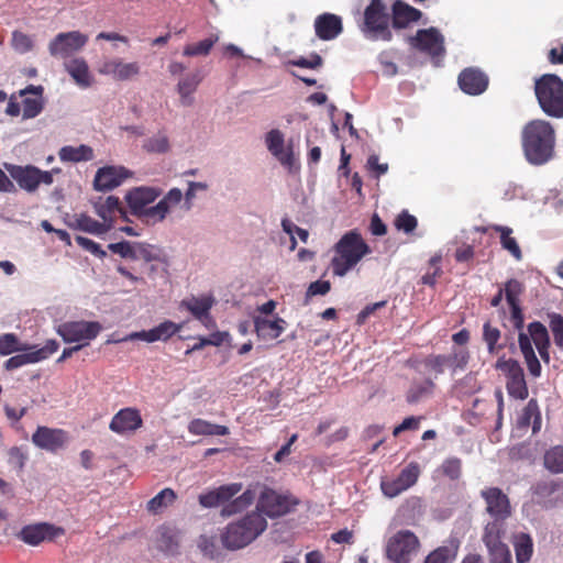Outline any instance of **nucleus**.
Wrapping results in <instances>:
<instances>
[{"label": "nucleus", "mask_w": 563, "mask_h": 563, "mask_svg": "<svg viewBox=\"0 0 563 563\" xmlns=\"http://www.w3.org/2000/svg\"><path fill=\"white\" fill-rule=\"evenodd\" d=\"M522 148L527 161L533 165L547 163L553 155L555 132L545 120H532L522 130Z\"/></svg>", "instance_id": "1"}, {"label": "nucleus", "mask_w": 563, "mask_h": 563, "mask_svg": "<svg viewBox=\"0 0 563 563\" xmlns=\"http://www.w3.org/2000/svg\"><path fill=\"white\" fill-rule=\"evenodd\" d=\"M334 255L331 260L332 273L335 276H345L361 260L372 252L357 230L344 233L333 246Z\"/></svg>", "instance_id": "2"}, {"label": "nucleus", "mask_w": 563, "mask_h": 563, "mask_svg": "<svg viewBox=\"0 0 563 563\" xmlns=\"http://www.w3.org/2000/svg\"><path fill=\"white\" fill-rule=\"evenodd\" d=\"M267 528V521L262 514L252 511L234 520L223 529L220 539L228 550L243 549L252 543Z\"/></svg>", "instance_id": "3"}, {"label": "nucleus", "mask_w": 563, "mask_h": 563, "mask_svg": "<svg viewBox=\"0 0 563 563\" xmlns=\"http://www.w3.org/2000/svg\"><path fill=\"white\" fill-rule=\"evenodd\" d=\"M534 95L547 115L563 118V80L558 75L544 74L537 78Z\"/></svg>", "instance_id": "4"}, {"label": "nucleus", "mask_w": 563, "mask_h": 563, "mask_svg": "<svg viewBox=\"0 0 563 563\" xmlns=\"http://www.w3.org/2000/svg\"><path fill=\"white\" fill-rule=\"evenodd\" d=\"M390 25V13L384 0H369L363 14V33L375 41L390 42L393 40Z\"/></svg>", "instance_id": "5"}, {"label": "nucleus", "mask_w": 563, "mask_h": 563, "mask_svg": "<svg viewBox=\"0 0 563 563\" xmlns=\"http://www.w3.org/2000/svg\"><path fill=\"white\" fill-rule=\"evenodd\" d=\"M481 497L485 501L486 512L493 519L486 523L484 529H488L492 525H495L498 531H506L505 521L512 515L509 497L498 487H486L482 489Z\"/></svg>", "instance_id": "6"}, {"label": "nucleus", "mask_w": 563, "mask_h": 563, "mask_svg": "<svg viewBox=\"0 0 563 563\" xmlns=\"http://www.w3.org/2000/svg\"><path fill=\"white\" fill-rule=\"evenodd\" d=\"M420 542L410 530H400L389 538L386 556L394 563H409L411 555L418 551Z\"/></svg>", "instance_id": "7"}, {"label": "nucleus", "mask_w": 563, "mask_h": 563, "mask_svg": "<svg viewBox=\"0 0 563 563\" xmlns=\"http://www.w3.org/2000/svg\"><path fill=\"white\" fill-rule=\"evenodd\" d=\"M496 368L506 376V389L508 395L515 399L523 400L528 397V386L525 378L523 368L518 361L514 358H498Z\"/></svg>", "instance_id": "8"}, {"label": "nucleus", "mask_w": 563, "mask_h": 563, "mask_svg": "<svg viewBox=\"0 0 563 563\" xmlns=\"http://www.w3.org/2000/svg\"><path fill=\"white\" fill-rule=\"evenodd\" d=\"M88 35L80 31L58 33L48 43V52L55 58H68L80 52L88 43Z\"/></svg>", "instance_id": "9"}, {"label": "nucleus", "mask_w": 563, "mask_h": 563, "mask_svg": "<svg viewBox=\"0 0 563 563\" xmlns=\"http://www.w3.org/2000/svg\"><path fill=\"white\" fill-rule=\"evenodd\" d=\"M101 325L97 321H67L57 328V333L64 342H80L79 345L86 346L98 336Z\"/></svg>", "instance_id": "10"}, {"label": "nucleus", "mask_w": 563, "mask_h": 563, "mask_svg": "<svg viewBox=\"0 0 563 563\" xmlns=\"http://www.w3.org/2000/svg\"><path fill=\"white\" fill-rule=\"evenodd\" d=\"M7 169L18 185L29 192L35 191L41 184L47 186L53 184V170H41L33 165H11Z\"/></svg>", "instance_id": "11"}, {"label": "nucleus", "mask_w": 563, "mask_h": 563, "mask_svg": "<svg viewBox=\"0 0 563 563\" xmlns=\"http://www.w3.org/2000/svg\"><path fill=\"white\" fill-rule=\"evenodd\" d=\"M408 44L432 58L442 57L445 54L444 37L437 27L420 29L413 36L407 38Z\"/></svg>", "instance_id": "12"}, {"label": "nucleus", "mask_w": 563, "mask_h": 563, "mask_svg": "<svg viewBox=\"0 0 563 563\" xmlns=\"http://www.w3.org/2000/svg\"><path fill=\"white\" fill-rule=\"evenodd\" d=\"M420 476V466L417 462L409 463L395 478H383L380 489L388 498H395L412 487Z\"/></svg>", "instance_id": "13"}, {"label": "nucleus", "mask_w": 563, "mask_h": 563, "mask_svg": "<svg viewBox=\"0 0 563 563\" xmlns=\"http://www.w3.org/2000/svg\"><path fill=\"white\" fill-rule=\"evenodd\" d=\"M294 504L288 496L265 487L260 495L256 509L260 514L276 518L289 512Z\"/></svg>", "instance_id": "14"}, {"label": "nucleus", "mask_w": 563, "mask_h": 563, "mask_svg": "<svg viewBox=\"0 0 563 563\" xmlns=\"http://www.w3.org/2000/svg\"><path fill=\"white\" fill-rule=\"evenodd\" d=\"M506 531H498L495 525L484 529L482 541L487 548L490 563H512L511 552L503 542Z\"/></svg>", "instance_id": "15"}, {"label": "nucleus", "mask_w": 563, "mask_h": 563, "mask_svg": "<svg viewBox=\"0 0 563 563\" xmlns=\"http://www.w3.org/2000/svg\"><path fill=\"white\" fill-rule=\"evenodd\" d=\"M64 533L65 530L60 527L47 522H40L24 526L16 533V538L29 545L36 547L44 541H53Z\"/></svg>", "instance_id": "16"}, {"label": "nucleus", "mask_w": 563, "mask_h": 563, "mask_svg": "<svg viewBox=\"0 0 563 563\" xmlns=\"http://www.w3.org/2000/svg\"><path fill=\"white\" fill-rule=\"evenodd\" d=\"M100 75L110 76L117 81H128L136 78L141 73L137 62H124L120 57L104 59L98 67Z\"/></svg>", "instance_id": "17"}, {"label": "nucleus", "mask_w": 563, "mask_h": 563, "mask_svg": "<svg viewBox=\"0 0 563 563\" xmlns=\"http://www.w3.org/2000/svg\"><path fill=\"white\" fill-rule=\"evenodd\" d=\"M67 441L68 434L65 430L44 426L37 427L32 435L35 446L53 453L64 448Z\"/></svg>", "instance_id": "18"}, {"label": "nucleus", "mask_w": 563, "mask_h": 563, "mask_svg": "<svg viewBox=\"0 0 563 563\" xmlns=\"http://www.w3.org/2000/svg\"><path fill=\"white\" fill-rule=\"evenodd\" d=\"M183 328L181 323H175L170 320H165L158 325L139 332H132L123 339V341L142 340L148 343L156 341H167L173 335L178 333Z\"/></svg>", "instance_id": "19"}, {"label": "nucleus", "mask_w": 563, "mask_h": 563, "mask_svg": "<svg viewBox=\"0 0 563 563\" xmlns=\"http://www.w3.org/2000/svg\"><path fill=\"white\" fill-rule=\"evenodd\" d=\"M457 82L464 93L478 96L486 91L489 78L479 68L467 67L460 73Z\"/></svg>", "instance_id": "20"}, {"label": "nucleus", "mask_w": 563, "mask_h": 563, "mask_svg": "<svg viewBox=\"0 0 563 563\" xmlns=\"http://www.w3.org/2000/svg\"><path fill=\"white\" fill-rule=\"evenodd\" d=\"M143 426L141 412L136 408L126 407L120 409L111 419L109 429L117 434H125L136 431Z\"/></svg>", "instance_id": "21"}, {"label": "nucleus", "mask_w": 563, "mask_h": 563, "mask_svg": "<svg viewBox=\"0 0 563 563\" xmlns=\"http://www.w3.org/2000/svg\"><path fill=\"white\" fill-rule=\"evenodd\" d=\"M92 206L95 213L102 219V223H108L111 228L117 218L125 216L123 206L115 196L99 197L92 201Z\"/></svg>", "instance_id": "22"}, {"label": "nucleus", "mask_w": 563, "mask_h": 563, "mask_svg": "<svg viewBox=\"0 0 563 563\" xmlns=\"http://www.w3.org/2000/svg\"><path fill=\"white\" fill-rule=\"evenodd\" d=\"M422 12L402 0H396L391 5L390 22L396 30L407 29L411 23L418 22Z\"/></svg>", "instance_id": "23"}, {"label": "nucleus", "mask_w": 563, "mask_h": 563, "mask_svg": "<svg viewBox=\"0 0 563 563\" xmlns=\"http://www.w3.org/2000/svg\"><path fill=\"white\" fill-rule=\"evenodd\" d=\"M253 322L257 338L264 341L278 339L287 325V322L280 317L271 320L266 317L255 316Z\"/></svg>", "instance_id": "24"}, {"label": "nucleus", "mask_w": 563, "mask_h": 563, "mask_svg": "<svg viewBox=\"0 0 563 563\" xmlns=\"http://www.w3.org/2000/svg\"><path fill=\"white\" fill-rule=\"evenodd\" d=\"M316 34L320 40L330 41L335 38L343 30L340 16L332 13H323L314 21Z\"/></svg>", "instance_id": "25"}, {"label": "nucleus", "mask_w": 563, "mask_h": 563, "mask_svg": "<svg viewBox=\"0 0 563 563\" xmlns=\"http://www.w3.org/2000/svg\"><path fill=\"white\" fill-rule=\"evenodd\" d=\"M527 335L530 338V343H534L542 361L550 363V336L547 327L539 321H533L528 324Z\"/></svg>", "instance_id": "26"}, {"label": "nucleus", "mask_w": 563, "mask_h": 563, "mask_svg": "<svg viewBox=\"0 0 563 563\" xmlns=\"http://www.w3.org/2000/svg\"><path fill=\"white\" fill-rule=\"evenodd\" d=\"M124 179L123 169L113 166L101 167L97 170L93 187L98 191L112 190Z\"/></svg>", "instance_id": "27"}, {"label": "nucleus", "mask_w": 563, "mask_h": 563, "mask_svg": "<svg viewBox=\"0 0 563 563\" xmlns=\"http://www.w3.org/2000/svg\"><path fill=\"white\" fill-rule=\"evenodd\" d=\"M181 306L190 311V313L205 325L208 327L209 323H213V320L210 316V309L213 306V299L211 297H191L189 299L183 300Z\"/></svg>", "instance_id": "28"}, {"label": "nucleus", "mask_w": 563, "mask_h": 563, "mask_svg": "<svg viewBox=\"0 0 563 563\" xmlns=\"http://www.w3.org/2000/svg\"><path fill=\"white\" fill-rule=\"evenodd\" d=\"M159 192L154 188L140 187L129 191L125 196L126 202L131 209V212L137 216L140 212L152 203Z\"/></svg>", "instance_id": "29"}, {"label": "nucleus", "mask_w": 563, "mask_h": 563, "mask_svg": "<svg viewBox=\"0 0 563 563\" xmlns=\"http://www.w3.org/2000/svg\"><path fill=\"white\" fill-rule=\"evenodd\" d=\"M266 146L268 151L280 162L284 166H291L294 163V154L291 148L284 150V134L277 130H271L266 134Z\"/></svg>", "instance_id": "30"}, {"label": "nucleus", "mask_w": 563, "mask_h": 563, "mask_svg": "<svg viewBox=\"0 0 563 563\" xmlns=\"http://www.w3.org/2000/svg\"><path fill=\"white\" fill-rule=\"evenodd\" d=\"M65 69L80 88H88L92 85L93 77L82 57H75L65 63Z\"/></svg>", "instance_id": "31"}, {"label": "nucleus", "mask_w": 563, "mask_h": 563, "mask_svg": "<svg viewBox=\"0 0 563 563\" xmlns=\"http://www.w3.org/2000/svg\"><path fill=\"white\" fill-rule=\"evenodd\" d=\"M68 225L70 229L84 231L95 235H102L111 230L110 224L99 222L86 213L75 214Z\"/></svg>", "instance_id": "32"}, {"label": "nucleus", "mask_w": 563, "mask_h": 563, "mask_svg": "<svg viewBox=\"0 0 563 563\" xmlns=\"http://www.w3.org/2000/svg\"><path fill=\"white\" fill-rule=\"evenodd\" d=\"M201 81L202 76L199 71L188 74L178 81L177 92L179 93L180 103L183 106L190 107L194 104L192 95L198 89Z\"/></svg>", "instance_id": "33"}, {"label": "nucleus", "mask_w": 563, "mask_h": 563, "mask_svg": "<svg viewBox=\"0 0 563 563\" xmlns=\"http://www.w3.org/2000/svg\"><path fill=\"white\" fill-rule=\"evenodd\" d=\"M471 360V353L467 347H453L449 354H444L445 369L455 375L459 372H464Z\"/></svg>", "instance_id": "34"}, {"label": "nucleus", "mask_w": 563, "mask_h": 563, "mask_svg": "<svg viewBox=\"0 0 563 563\" xmlns=\"http://www.w3.org/2000/svg\"><path fill=\"white\" fill-rule=\"evenodd\" d=\"M518 343L530 375L539 377L541 375V364L536 356L532 344L530 343V338L527 333H519Z\"/></svg>", "instance_id": "35"}, {"label": "nucleus", "mask_w": 563, "mask_h": 563, "mask_svg": "<svg viewBox=\"0 0 563 563\" xmlns=\"http://www.w3.org/2000/svg\"><path fill=\"white\" fill-rule=\"evenodd\" d=\"M460 542L456 539H450L444 545L433 550L423 563H450L457 556Z\"/></svg>", "instance_id": "36"}, {"label": "nucleus", "mask_w": 563, "mask_h": 563, "mask_svg": "<svg viewBox=\"0 0 563 563\" xmlns=\"http://www.w3.org/2000/svg\"><path fill=\"white\" fill-rule=\"evenodd\" d=\"M59 159L62 162H88L93 159V150L85 144L79 146H63L58 152Z\"/></svg>", "instance_id": "37"}, {"label": "nucleus", "mask_w": 563, "mask_h": 563, "mask_svg": "<svg viewBox=\"0 0 563 563\" xmlns=\"http://www.w3.org/2000/svg\"><path fill=\"white\" fill-rule=\"evenodd\" d=\"M188 431L194 435H228L230 433L228 427L211 423L200 418L189 422Z\"/></svg>", "instance_id": "38"}, {"label": "nucleus", "mask_w": 563, "mask_h": 563, "mask_svg": "<svg viewBox=\"0 0 563 563\" xmlns=\"http://www.w3.org/2000/svg\"><path fill=\"white\" fill-rule=\"evenodd\" d=\"M521 428L532 424V432L536 433L541 428V412L537 399H530L518 419Z\"/></svg>", "instance_id": "39"}, {"label": "nucleus", "mask_w": 563, "mask_h": 563, "mask_svg": "<svg viewBox=\"0 0 563 563\" xmlns=\"http://www.w3.org/2000/svg\"><path fill=\"white\" fill-rule=\"evenodd\" d=\"M494 231L500 234V244L504 250L509 252L517 261H521L522 252L517 240L511 235L512 229L504 225H493Z\"/></svg>", "instance_id": "40"}, {"label": "nucleus", "mask_w": 563, "mask_h": 563, "mask_svg": "<svg viewBox=\"0 0 563 563\" xmlns=\"http://www.w3.org/2000/svg\"><path fill=\"white\" fill-rule=\"evenodd\" d=\"M514 548L518 563L528 562L533 553V541L528 533L520 532L514 538Z\"/></svg>", "instance_id": "41"}, {"label": "nucleus", "mask_w": 563, "mask_h": 563, "mask_svg": "<svg viewBox=\"0 0 563 563\" xmlns=\"http://www.w3.org/2000/svg\"><path fill=\"white\" fill-rule=\"evenodd\" d=\"M255 499V493L251 489H246L239 497L234 498L230 503L225 504L221 510L223 517H229L238 512L243 511L253 504Z\"/></svg>", "instance_id": "42"}, {"label": "nucleus", "mask_w": 563, "mask_h": 563, "mask_svg": "<svg viewBox=\"0 0 563 563\" xmlns=\"http://www.w3.org/2000/svg\"><path fill=\"white\" fill-rule=\"evenodd\" d=\"M176 493L172 488H164L147 501V510L159 514L176 500Z\"/></svg>", "instance_id": "43"}, {"label": "nucleus", "mask_w": 563, "mask_h": 563, "mask_svg": "<svg viewBox=\"0 0 563 563\" xmlns=\"http://www.w3.org/2000/svg\"><path fill=\"white\" fill-rule=\"evenodd\" d=\"M219 41L217 34H212L209 37L192 44H187L184 47L183 55L188 57L194 56H207L211 52L213 45Z\"/></svg>", "instance_id": "44"}, {"label": "nucleus", "mask_w": 563, "mask_h": 563, "mask_svg": "<svg viewBox=\"0 0 563 563\" xmlns=\"http://www.w3.org/2000/svg\"><path fill=\"white\" fill-rule=\"evenodd\" d=\"M434 387L435 384L431 378H426L423 382H415L408 389L406 399L409 404H416L422 397L431 395Z\"/></svg>", "instance_id": "45"}, {"label": "nucleus", "mask_w": 563, "mask_h": 563, "mask_svg": "<svg viewBox=\"0 0 563 563\" xmlns=\"http://www.w3.org/2000/svg\"><path fill=\"white\" fill-rule=\"evenodd\" d=\"M29 350V346L22 343L16 334L4 333L0 335V355H10L14 352Z\"/></svg>", "instance_id": "46"}, {"label": "nucleus", "mask_w": 563, "mask_h": 563, "mask_svg": "<svg viewBox=\"0 0 563 563\" xmlns=\"http://www.w3.org/2000/svg\"><path fill=\"white\" fill-rule=\"evenodd\" d=\"M544 466L552 473H563V445H556L544 454Z\"/></svg>", "instance_id": "47"}, {"label": "nucleus", "mask_w": 563, "mask_h": 563, "mask_svg": "<svg viewBox=\"0 0 563 563\" xmlns=\"http://www.w3.org/2000/svg\"><path fill=\"white\" fill-rule=\"evenodd\" d=\"M424 372L433 374L434 377L445 372L444 354H429L419 363Z\"/></svg>", "instance_id": "48"}, {"label": "nucleus", "mask_w": 563, "mask_h": 563, "mask_svg": "<svg viewBox=\"0 0 563 563\" xmlns=\"http://www.w3.org/2000/svg\"><path fill=\"white\" fill-rule=\"evenodd\" d=\"M11 47L19 54H26L34 48L33 38L22 31L14 30L11 35Z\"/></svg>", "instance_id": "49"}, {"label": "nucleus", "mask_w": 563, "mask_h": 563, "mask_svg": "<svg viewBox=\"0 0 563 563\" xmlns=\"http://www.w3.org/2000/svg\"><path fill=\"white\" fill-rule=\"evenodd\" d=\"M503 290L508 305L519 303V298L525 291V286L518 279L511 278L505 283Z\"/></svg>", "instance_id": "50"}, {"label": "nucleus", "mask_w": 563, "mask_h": 563, "mask_svg": "<svg viewBox=\"0 0 563 563\" xmlns=\"http://www.w3.org/2000/svg\"><path fill=\"white\" fill-rule=\"evenodd\" d=\"M241 483H231L227 485H222L218 488H214V495L217 497L218 505L225 504L230 501L234 496H236L242 490Z\"/></svg>", "instance_id": "51"}, {"label": "nucleus", "mask_w": 563, "mask_h": 563, "mask_svg": "<svg viewBox=\"0 0 563 563\" xmlns=\"http://www.w3.org/2000/svg\"><path fill=\"white\" fill-rule=\"evenodd\" d=\"M241 483H231L227 485H222L218 488H214V495L217 497L218 505L225 504L230 501L234 496H236L242 490Z\"/></svg>", "instance_id": "52"}, {"label": "nucleus", "mask_w": 563, "mask_h": 563, "mask_svg": "<svg viewBox=\"0 0 563 563\" xmlns=\"http://www.w3.org/2000/svg\"><path fill=\"white\" fill-rule=\"evenodd\" d=\"M37 362H38V360L35 356L34 351H30L26 353H21V354L11 356L10 358H8L4 362L3 366L7 371H13V369L22 367L26 364H33V363H37Z\"/></svg>", "instance_id": "53"}, {"label": "nucleus", "mask_w": 563, "mask_h": 563, "mask_svg": "<svg viewBox=\"0 0 563 563\" xmlns=\"http://www.w3.org/2000/svg\"><path fill=\"white\" fill-rule=\"evenodd\" d=\"M441 473L450 478L451 481H456L460 478L462 473V461L459 457H448L443 461L440 466Z\"/></svg>", "instance_id": "54"}, {"label": "nucleus", "mask_w": 563, "mask_h": 563, "mask_svg": "<svg viewBox=\"0 0 563 563\" xmlns=\"http://www.w3.org/2000/svg\"><path fill=\"white\" fill-rule=\"evenodd\" d=\"M549 327L553 334L554 343L563 349V316L556 312L549 313Z\"/></svg>", "instance_id": "55"}, {"label": "nucleus", "mask_w": 563, "mask_h": 563, "mask_svg": "<svg viewBox=\"0 0 563 563\" xmlns=\"http://www.w3.org/2000/svg\"><path fill=\"white\" fill-rule=\"evenodd\" d=\"M483 339L487 344L489 353H495L497 350L501 349V345L498 347L496 346L500 339V331L489 322H485L483 325Z\"/></svg>", "instance_id": "56"}, {"label": "nucleus", "mask_w": 563, "mask_h": 563, "mask_svg": "<svg viewBox=\"0 0 563 563\" xmlns=\"http://www.w3.org/2000/svg\"><path fill=\"white\" fill-rule=\"evenodd\" d=\"M136 260L142 258L145 262L161 261V251L154 245L147 243H135Z\"/></svg>", "instance_id": "57"}, {"label": "nucleus", "mask_w": 563, "mask_h": 563, "mask_svg": "<svg viewBox=\"0 0 563 563\" xmlns=\"http://www.w3.org/2000/svg\"><path fill=\"white\" fill-rule=\"evenodd\" d=\"M144 148L150 153H166L169 150V140L164 134L154 135L145 141Z\"/></svg>", "instance_id": "58"}, {"label": "nucleus", "mask_w": 563, "mask_h": 563, "mask_svg": "<svg viewBox=\"0 0 563 563\" xmlns=\"http://www.w3.org/2000/svg\"><path fill=\"white\" fill-rule=\"evenodd\" d=\"M167 213L168 208L164 206V202L159 201L156 206L146 207L144 211L140 212L137 216L143 217L146 222H157L164 220Z\"/></svg>", "instance_id": "59"}, {"label": "nucleus", "mask_w": 563, "mask_h": 563, "mask_svg": "<svg viewBox=\"0 0 563 563\" xmlns=\"http://www.w3.org/2000/svg\"><path fill=\"white\" fill-rule=\"evenodd\" d=\"M23 118L32 119L37 117L43 110L42 97L37 98H24L23 102Z\"/></svg>", "instance_id": "60"}, {"label": "nucleus", "mask_w": 563, "mask_h": 563, "mask_svg": "<svg viewBox=\"0 0 563 563\" xmlns=\"http://www.w3.org/2000/svg\"><path fill=\"white\" fill-rule=\"evenodd\" d=\"M418 225L417 218L410 214L408 211L404 210L395 220V227L399 231H404L405 233L412 232Z\"/></svg>", "instance_id": "61"}, {"label": "nucleus", "mask_w": 563, "mask_h": 563, "mask_svg": "<svg viewBox=\"0 0 563 563\" xmlns=\"http://www.w3.org/2000/svg\"><path fill=\"white\" fill-rule=\"evenodd\" d=\"M108 249L123 258L136 260L135 243L131 244L128 241H122L109 244Z\"/></svg>", "instance_id": "62"}, {"label": "nucleus", "mask_w": 563, "mask_h": 563, "mask_svg": "<svg viewBox=\"0 0 563 563\" xmlns=\"http://www.w3.org/2000/svg\"><path fill=\"white\" fill-rule=\"evenodd\" d=\"M76 243L82 247L85 251L91 253L92 255L97 256L98 258H104L107 256V252L102 250L100 244L92 241L91 239L77 235L75 238Z\"/></svg>", "instance_id": "63"}, {"label": "nucleus", "mask_w": 563, "mask_h": 563, "mask_svg": "<svg viewBox=\"0 0 563 563\" xmlns=\"http://www.w3.org/2000/svg\"><path fill=\"white\" fill-rule=\"evenodd\" d=\"M441 256L437 255L430 258L429 264L432 268V272H428L422 276V284L428 286H434L437 284L438 278L442 274V269L440 267Z\"/></svg>", "instance_id": "64"}]
</instances>
